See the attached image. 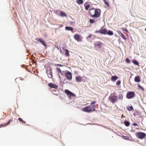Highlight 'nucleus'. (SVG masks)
I'll return each mask as SVG.
<instances>
[{"label":"nucleus","instance_id":"1","mask_svg":"<svg viewBox=\"0 0 146 146\" xmlns=\"http://www.w3.org/2000/svg\"><path fill=\"white\" fill-rule=\"evenodd\" d=\"M90 16L92 18H98L100 17L101 14V10L99 9H95L93 8L90 11Z\"/></svg>","mask_w":146,"mask_h":146},{"label":"nucleus","instance_id":"2","mask_svg":"<svg viewBox=\"0 0 146 146\" xmlns=\"http://www.w3.org/2000/svg\"><path fill=\"white\" fill-rule=\"evenodd\" d=\"M115 93H113L111 94V96L109 97V100L113 103L115 102L117 100V96L115 95Z\"/></svg>","mask_w":146,"mask_h":146},{"label":"nucleus","instance_id":"3","mask_svg":"<svg viewBox=\"0 0 146 146\" xmlns=\"http://www.w3.org/2000/svg\"><path fill=\"white\" fill-rule=\"evenodd\" d=\"M65 76L67 79L70 80L72 79V75L71 73L69 71H67L65 74Z\"/></svg>","mask_w":146,"mask_h":146},{"label":"nucleus","instance_id":"4","mask_svg":"<svg viewBox=\"0 0 146 146\" xmlns=\"http://www.w3.org/2000/svg\"><path fill=\"white\" fill-rule=\"evenodd\" d=\"M135 96V94L134 92H130L127 93L126 97L128 99H130L134 97Z\"/></svg>","mask_w":146,"mask_h":146},{"label":"nucleus","instance_id":"5","mask_svg":"<svg viewBox=\"0 0 146 146\" xmlns=\"http://www.w3.org/2000/svg\"><path fill=\"white\" fill-rule=\"evenodd\" d=\"M136 135L140 139H143L145 137V134L142 132H137L136 133Z\"/></svg>","mask_w":146,"mask_h":146},{"label":"nucleus","instance_id":"6","mask_svg":"<svg viewBox=\"0 0 146 146\" xmlns=\"http://www.w3.org/2000/svg\"><path fill=\"white\" fill-rule=\"evenodd\" d=\"M95 103V102H93L91 103L89 106H88L90 107L91 111H94L95 110V106L94 105Z\"/></svg>","mask_w":146,"mask_h":146},{"label":"nucleus","instance_id":"7","mask_svg":"<svg viewBox=\"0 0 146 146\" xmlns=\"http://www.w3.org/2000/svg\"><path fill=\"white\" fill-rule=\"evenodd\" d=\"M74 37V38L78 42H80L82 40L81 36L78 34H76Z\"/></svg>","mask_w":146,"mask_h":146},{"label":"nucleus","instance_id":"8","mask_svg":"<svg viewBox=\"0 0 146 146\" xmlns=\"http://www.w3.org/2000/svg\"><path fill=\"white\" fill-rule=\"evenodd\" d=\"M48 85L51 88H53L55 89H57L58 87L57 85L54 84L52 83H50L48 84Z\"/></svg>","mask_w":146,"mask_h":146},{"label":"nucleus","instance_id":"9","mask_svg":"<svg viewBox=\"0 0 146 146\" xmlns=\"http://www.w3.org/2000/svg\"><path fill=\"white\" fill-rule=\"evenodd\" d=\"M65 92L68 95H69L70 96L74 97L75 96V95H74V94L71 92L70 91L68 90H65Z\"/></svg>","mask_w":146,"mask_h":146},{"label":"nucleus","instance_id":"10","mask_svg":"<svg viewBox=\"0 0 146 146\" xmlns=\"http://www.w3.org/2000/svg\"><path fill=\"white\" fill-rule=\"evenodd\" d=\"M100 33L106 35L107 33V30L105 29H101L100 30Z\"/></svg>","mask_w":146,"mask_h":146},{"label":"nucleus","instance_id":"11","mask_svg":"<svg viewBox=\"0 0 146 146\" xmlns=\"http://www.w3.org/2000/svg\"><path fill=\"white\" fill-rule=\"evenodd\" d=\"M75 79L76 81L78 82H80L82 80V77L80 76L76 77Z\"/></svg>","mask_w":146,"mask_h":146},{"label":"nucleus","instance_id":"12","mask_svg":"<svg viewBox=\"0 0 146 146\" xmlns=\"http://www.w3.org/2000/svg\"><path fill=\"white\" fill-rule=\"evenodd\" d=\"M102 45V44L101 42H98L95 44V46L98 47L99 48H101Z\"/></svg>","mask_w":146,"mask_h":146},{"label":"nucleus","instance_id":"13","mask_svg":"<svg viewBox=\"0 0 146 146\" xmlns=\"http://www.w3.org/2000/svg\"><path fill=\"white\" fill-rule=\"evenodd\" d=\"M83 110L86 112L91 111L90 107L89 106H87L83 108Z\"/></svg>","mask_w":146,"mask_h":146},{"label":"nucleus","instance_id":"14","mask_svg":"<svg viewBox=\"0 0 146 146\" xmlns=\"http://www.w3.org/2000/svg\"><path fill=\"white\" fill-rule=\"evenodd\" d=\"M63 50L65 52V54L66 56H70L69 54V51L67 49H64L63 48Z\"/></svg>","mask_w":146,"mask_h":146},{"label":"nucleus","instance_id":"15","mask_svg":"<svg viewBox=\"0 0 146 146\" xmlns=\"http://www.w3.org/2000/svg\"><path fill=\"white\" fill-rule=\"evenodd\" d=\"M118 77L116 76H112L111 78V80L113 82H115L116 80H117Z\"/></svg>","mask_w":146,"mask_h":146},{"label":"nucleus","instance_id":"16","mask_svg":"<svg viewBox=\"0 0 146 146\" xmlns=\"http://www.w3.org/2000/svg\"><path fill=\"white\" fill-rule=\"evenodd\" d=\"M48 74V76L49 78H51L52 77V74L51 72V70L50 69V70H48V72H47Z\"/></svg>","mask_w":146,"mask_h":146},{"label":"nucleus","instance_id":"17","mask_svg":"<svg viewBox=\"0 0 146 146\" xmlns=\"http://www.w3.org/2000/svg\"><path fill=\"white\" fill-rule=\"evenodd\" d=\"M65 29L66 30L70 31H72V33L73 32L72 31L73 30V28L71 27H66Z\"/></svg>","mask_w":146,"mask_h":146},{"label":"nucleus","instance_id":"18","mask_svg":"<svg viewBox=\"0 0 146 146\" xmlns=\"http://www.w3.org/2000/svg\"><path fill=\"white\" fill-rule=\"evenodd\" d=\"M135 81L136 82H139L140 81L139 76H136L134 78Z\"/></svg>","mask_w":146,"mask_h":146},{"label":"nucleus","instance_id":"19","mask_svg":"<svg viewBox=\"0 0 146 146\" xmlns=\"http://www.w3.org/2000/svg\"><path fill=\"white\" fill-rule=\"evenodd\" d=\"M60 16L61 17H66L67 15L63 11H60Z\"/></svg>","mask_w":146,"mask_h":146},{"label":"nucleus","instance_id":"20","mask_svg":"<svg viewBox=\"0 0 146 146\" xmlns=\"http://www.w3.org/2000/svg\"><path fill=\"white\" fill-rule=\"evenodd\" d=\"M119 34H120L121 36L125 40L126 39V38L125 36L121 32H119Z\"/></svg>","mask_w":146,"mask_h":146},{"label":"nucleus","instance_id":"21","mask_svg":"<svg viewBox=\"0 0 146 146\" xmlns=\"http://www.w3.org/2000/svg\"><path fill=\"white\" fill-rule=\"evenodd\" d=\"M132 62L136 65L139 66V63L138 61L135 60H132Z\"/></svg>","mask_w":146,"mask_h":146},{"label":"nucleus","instance_id":"22","mask_svg":"<svg viewBox=\"0 0 146 146\" xmlns=\"http://www.w3.org/2000/svg\"><path fill=\"white\" fill-rule=\"evenodd\" d=\"M77 3L79 4H82L83 3V0H77L76 1Z\"/></svg>","mask_w":146,"mask_h":146},{"label":"nucleus","instance_id":"23","mask_svg":"<svg viewBox=\"0 0 146 146\" xmlns=\"http://www.w3.org/2000/svg\"><path fill=\"white\" fill-rule=\"evenodd\" d=\"M96 20L95 18H94V19H90V23L92 24L96 22Z\"/></svg>","mask_w":146,"mask_h":146},{"label":"nucleus","instance_id":"24","mask_svg":"<svg viewBox=\"0 0 146 146\" xmlns=\"http://www.w3.org/2000/svg\"><path fill=\"white\" fill-rule=\"evenodd\" d=\"M107 34L109 35H113V32L109 30L107 31Z\"/></svg>","mask_w":146,"mask_h":146},{"label":"nucleus","instance_id":"25","mask_svg":"<svg viewBox=\"0 0 146 146\" xmlns=\"http://www.w3.org/2000/svg\"><path fill=\"white\" fill-rule=\"evenodd\" d=\"M124 123L125 125L126 126H129L130 125L129 122L127 121H125L124 122Z\"/></svg>","mask_w":146,"mask_h":146},{"label":"nucleus","instance_id":"26","mask_svg":"<svg viewBox=\"0 0 146 146\" xmlns=\"http://www.w3.org/2000/svg\"><path fill=\"white\" fill-rule=\"evenodd\" d=\"M40 42L45 46L46 47V43H45L44 41L43 40H42Z\"/></svg>","mask_w":146,"mask_h":146},{"label":"nucleus","instance_id":"27","mask_svg":"<svg viewBox=\"0 0 146 146\" xmlns=\"http://www.w3.org/2000/svg\"><path fill=\"white\" fill-rule=\"evenodd\" d=\"M84 5L85 7V9L86 10H88L90 7V5H87L86 6L85 4H84Z\"/></svg>","mask_w":146,"mask_h":146},{"label":"nucleus","instance_id":"28","mask_svg":"<svg viewBox=\"0 0 146 146\" xmlns=\"http://www.w3.org/2000/svg\"><path fill=\"white\" fill-rule=\"evenodd\" d=\"M119 100H122V99H123V95L121 94L119 95Z\"/></svg>","mask_w":146,"mask_h":146},{"label":"nucleus","instance_id":"29","mask_svg":"<svg viewBox=\"0 0 146 146\" xmlns=\"http://www.w3.org/2000/svg\"><path fill=\"white\" fill-rule=\"evenodd\" d=\"M104 2L105 3V4L107 5L108 7H109L110 6V5L107 2L106 0H103Z\"/></svg>","mask_w":146,"mask_h":146},{"label":"nucleus","instance_id":"30","mask_svg":"<svg viewBox=\"0 0 146 146\" xmlns=\"http://www.w3.org/2000/svg\"><path fill=\"white\" fill-rule=\"evenodd\" d=\"M56 69L57 70V71L60 72V73L62 75V72L61 70H60V68L57 67L56 68Z\"/></svg>","mask_w":146,"mask_h":146},{"label":"nucleus","instance_id":"31","mask_svg":"<svg viewBox=\"0 0 146 146\" xmlns=\"http://www.w3.org/2000/svg\"><path fill=\"white\" fill-rule=\"evenodd\" d=\"M138 87L140 89H141L143 91H144V88L140 85H138Z\"/></svg>","mask_w":146,"mask_h":146},{"label":"nucleus","instance_id":"32","mask_svg":"<svg viewBox=\"0 0 146 146\" xmlns=\"http://www.w3.org/2000/svg\"><path fill=\"white\" fill-rule=\"evenodd\" d=\"M125 61L128 64L130 63V62L129 60L127 58L126 59Z\"/></svg>","mask_w":146,"mask_h":146},{"label":"nucleus","instance_id":"33","mask_svg":"<svg viewBox=\"0 0 146 146\" xmlns=\"http://www.w3.org/2000/svg\"><path fill=\"white\" fill-rule=\"evenodd\" d=\"M122 138L124 139H129V137L127 136H123V137H122Z\"/></svg>","mask_w":146,"mask_h":146},{"label":"nucleus","instance_id":"34","mask_svg":"<svg viewBox=\"0 0 146 146\" xmlns=\"http://www.w3.org/2000/svg\"><path fill=\"white\" fill-rule=\"evenodd\" d=\"M18 119L20 121H22V122H23L24 123H26V122L23 121V120H22V119L21 118H18Z\"/></svg>","mask_w":146,"mask_h":146},{"label":"nucleus","instance_id":"35","mask_svg":"<svg viewBox=\"0 0 146 146\" xmlns=\"http://www.w3.org/2000/svg\"><path fill=\"white\" fill-rule=\"evenodd\" d=\"M7 125V124H1L0 125V127H5Z\"/></svg>","mask_w":146,"mask_h":146},{"label":"nucleus","instance_id":"36","mask_svg":"<svg viewBox=\"0 0 146 146\" xmlns=\"http://www.w3.org/2000/svg\"><path fill=\"white\" fill-rule=\"evenodd\" d=\"M121 84V81L120 80H118L116 82V84L118 86H119Z\"/></svg>","mask_w":146,"mask_h":146},{"label":"nucleus","instance_id":"37","mask_svg":"<svg viewBox=\"0 0 146 146\" xmlns=\"http://www.w3.org/2000/svg\"><path fill=\"white\" fill-rule=\"evenodd\" d=\"M128 110L129 111L132 110H133V108L132 106H131L128 109Z\"/></svg>","mask_w":146,"mask_h":146},{"label":"nucleus","instance_id":"38","mask_svg":"<svg viewBox=\"0 0 146 146\" xmlns=\"http://www.w3.org/2000/svg\"><path fill=\"white\" fill-rule=\"evenodd\" d=\"M36 40L38 41H39V42H40L41 40H42V39H41V38H36Z\"/></svg>","mask_w":146,"mask_h":146},{"label":"nucleus","instance_id":"39","mask_svg":"<svg viewBox=\"0 0 146 146\" xmlns=\"http://www.w3.org/2000/svg\"><path fill=\"white\" fill-rule=\"evenodd\" d=\"M11 121H13V119L9 120V121H8V122H7V123L6 124L7 125L9 124L10 123H11Z\"/></svg>","mask_w":146,"mask_h":146},{"label":"nucleus","instance_id":"40","mask_svg":"<svg viewBox=\"0 0 146 146\" xmlns=\"http://www.w3.org/2000/svg\"><path fill=\"white\" fill-rule=\"evenodd\" d=\"M122 29L124 31H125L127 32H128L127 30L125 28H122Z\"/></svg>","mask_w":146,"mask_h":146},{"label":"nucleus","instance_id":"41","mask_svg":"<svg viewBox=\"0 0 146 146\" xmlns=\"http://www.w3.org/2000/svg\"><path fill=\"white\" fill-rule=\"evenodd\" d=\"M54 65L55 66H62L60 64H54Z\"/></svg>","mask_w":146,"mask_h":146},{"label":"nucleus","instance_id":"42","mask_svg":"<svg viewBox=\"0 0 146 146\" xmlns=\"http://www.w3.org/2000/svg\"><path fill=\"white\" fill-rule=\"evenodd\" d=\"M133 126H137V124L135 123H133Z\"/></svg>","mask_w":146,"mask_h":146},{"label":"nucleus","instance_id":"43","mask_svg":"<svg viewBox=\"0 0 146 146\" xmlns=\"http://www.w3.org/2000/svg\"><path fill=\"white\" fill-rule=\"evenodd\" d=\"M92 35H91V34L89 35L87 37V38H91V36Z\"/></svg>","mask_w":146,"mask_h":146},{"label":"nucleus","instance_id":"44","mask_svg":"<svg viewBox=\"0 0 146 146\" xmlns=\"http://www.w3.org/2000/svg\"><path fill=\"white\" fill-rule=\"evenodd\" d=\"M100 30L99 31H95V33H100Z\"/></svg>","mask_w":146,"mask_h":146},{"label":"nucleus","instance_id":"45","mask_svg":"<svg viewBox=\"0 0 146 146\" xmlns=\"http://www.w3.org/2000/svg\"><path fill=\"white\" fill-rule=\"evenodd\" d=\"M63 25H60V27H63Z\"/></svg>","mask_w":146,"mask_h":146},{"label":"nucleus","instance_id":"46","mask_svg":"<svg viewBox=\"0 0 146 146\" xmlns=\"http://www.w3.org/2000/svg\"><path fill=\"white\" fill-rule=\"evenodd\" d=\"M88 3V2H86V3H85V4H86V3Z\"/></svg>","mask_w":146,"mask_h":146},{"label":"nucleus","instance_id":"47","mask_svg":"<svg viewBox=\"0 0 146 146\" xmlns=\"http://www.w3.org/2000/svg\"><path fill=\"white\" fill-rule=\"evenodd\" d=\"M145 30L146 31V28L145 29Z\"/></svg>","mask_w":146,"mask_h":146},{"label":"nucleus","instance_id":"48","mask_svg":"<svg viewBox=\"0 0 146 146\" xmlns=\"http://www.w3.org/2000/svg\"><path fill=\"white\" fill-rule=\"evenodd\" d=\"M145 137H146V134H145Z\"/></svg>","mask_w":146,"mask_h":146}]
</instances>
